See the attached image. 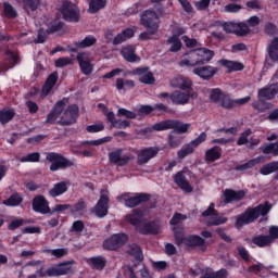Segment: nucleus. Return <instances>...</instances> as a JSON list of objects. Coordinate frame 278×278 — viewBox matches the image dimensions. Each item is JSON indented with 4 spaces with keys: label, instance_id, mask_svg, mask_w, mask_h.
<instances>
[{
    "label": "nucleus",
    "instance_id": "f257e3e1",
    "mask_svg": "<svg viewBox=\"0 0 278 278\" xmlns=\"http://www.w3.org/2000/svg\"><path fill=\"white\" fill-rule=\"evenodd\" d=\"M152 129L154 131L173 129L168 136V143L172 149H177L184 141V138L179 135L187 134L188 129H190V124H184L177 119H166L154 124Z\"/></svg>",
    "mask_w": 278,
    "mask_h": 278
},
{
    "label": "nucleus",
    "instance_id": "f03ea898",
    "mask_svg": "<svg viewBox=\"0 0 278 278\" xmlns=\"http://www.w3.org/2000/svg\"><path fill=\"white\" fill-rule=\"evenodd\" d=\"M270 210H273V205H270L268 202H265V204H258L255 207H248L237 217L235 227L237 229H242L244 225H251V223H255L260 216H266Z\"/></svg>",
    "mask_w": 278,
    "mask_h": 278
},
{
    "label": "nucleus",
    "instance_id": "7ed1b4c3",
    "mask_svg": "<svg viewBox=\"0 0 278 278\" xmlns=\"http://www.w3.org/2000/svg\"><path fill=\"white\" fill-rule=\"evenodd\" d=\"M173 232L175 244L177 247H181V244H185V247H189L190 249H197L200 247V251H202V253L207 251V245L205 244L203 237L199 235H190L186 237L184 236V229L177 227H174Z\"/></svg>",
    "mask_w": 278,
    "mask_h": 278
},
{
    "label": "nucleus",
    "instance_id": "20e7f679",
    "mask_svg": "<svg viewBox=\"0 0 278 278\" xmlns=\"http://www.w3.org/2000/svg\"><path fill=\"white\" fill-rule=\"evenodd\" d=\"M73 264L75 261H64L59 264L51 265L45 270V267L37 269L36 274L38 277H63L64 275H71L73 273Z\"/></svg>",
    "mask_w": 278,
    "mask_h": 278
},
{
    "label": "nucleus",
    "instance_id": "39448f33",
    "mask_svg": "<svg viewBox=\"0 0 278 278\" xmlns=\"http://www.w3.org/2000/svg\"><path fill=\"white\" fill-rule=\"evenodd\" d=\"M47 162H51L50 170L55 173L58 170H66V168H73L75 162L68 160L66 156L58 152H49L46 155Z\"/></svg>",
    "mask_w": 278,
    "mask_h": 278
},
{
    "label": "nucleus",
    "instance_id": "423d86ee",
    "mask_svg": "<svg viewBox=\"0 0 278 278\" xmlns=\"http://www.w3.org/2000/svg\"><path fill=\"white\" fill-rule=\"evenodd\" d=\"M59 12L66 23H79V20L81 18V11H79V8L68 0L62 2Z\"/></svg>",
    "mask_w": 278,
    "mask_h": 278
},
{
    "label": "nucleus",
    "instance_id": "0eeeda50",
    "mask_svg": "<svg viewBox=\"0 0 278 278\" xmlns=\"http://www.w3.org/2000/svg\"><path fill=\"white\" fill-rule=\"evenodd\" d=\"M129 241V235L125 232L113 233L111 237L104 239L102 249L104 251H118L123 249Z\"/></svg>",
    "mask_w": 278,
    "mask_h": 278
},
{
    "label": "nucleus",
    "instance_id": "6e6552de",
    "mask_svg": "<svg viewBox=\"0 0 278 278\" xmlns=\"http://www.w3.org/2000/svg\"><path fill=\"white\" fill-rule=\"evenodd\" d=\"M77 118H79V106L77 104H71L64 110L60 121L56 122V125L71 127V125L77 123Z\"/></svg>",
    "mask_w": 278,
    "mask_h": 278
},
{
    "label": "nucleus",
    "instance_id": "1a4fd4ad",
    "mask_svg": "<svg viewBox=\"0 0 278 278\" xmlns=\"http://www.w3.org/2000/svg\"><path fill=\"white\" fill-rule=\"evenodd\" d=\"M190 97H194V93H186L184 91H174L172 93L161 92L159 99H165L166 103L173 102L174 105H186L190 103Z\"/></svg>",
    "mask_w": 278,
    "mask_h": 278
},
{
    "label": "nucleus",
    "instance_id": "9d476101",
    "mask_svg": "<svg viewBox=\"0 0 278 278\" xmlns=\"http://www.w3.org/2000/svg\"><path fill=\"white\" fill-rule=\"evenodd\" d=\"M207 140V132L203 131L199 135L198 138L191 140L189 143H186L181 147V149L177 152L178 160H184L188 157V155H192L194 153V149L200 144H203Z\"/></svg>",
    "mask_w": 278,
    "mask_h": 278
},
{
    "label": "nucleus",
    "instance_id": "9b49d317",
    "mask_svg": "<svg viewBox=\"0 0 278 278\" xmlns=\"http://www.w3.org/2000/svg\"><path fill=\"white\" fill-rule=\"evenodd\" d=\"M141 25L146 27V29H150V34H155L157 31L160 25L157 22L160 21V15L153 10H146L140 15Z\"/></svg>",
    "mask_w": 278,
    "mask_h": 278
},
{
    "label": "nucleus",
    "instance_id": "f8f14e48",
    "mask_svg": "<svg viewBox=\"0 0 278 278\" xmlns=\"http://www.w3.org/2000/svg\"><path fill=\"white\" fill-rule=\"evenodd\" d=\"M93 210L98 218H105L108 216L110 210V193L108 191H101L100 199Z\"/></svg>",
    "mask_w": 278,
    "mask_h": 278
},
{
    "label": "nucleus",
    "instance_id": "ddd939ff",
    "mask_svg": "<svg viewBox=\"0 0 278 278\" xmlns=\"http://www.w3.org/2000/svg\"><path fill=\"white\" fill-rule=\"evenodd\" d=\"M122 199H124V205L126 207H138V205L142 203H147L151 200V194L149 193H137L135 197H129V193H124L122 195Z\"/></svg>",
    "mask_w": 278,
    "mask_h": 278
},
{
    "label": "nucleus",
    "instance_id": "4468645a",
    "mask_svg": "<svg viewBox=\"0 0 278 278\" xmlns=\"http://www.w3.org/2000/svg\"><path fill=\"white\" fill-rule=\"evenodd\" d=\"M160 153V149L155 147L144 148L138 151L137 153V164L138 166H144V164H149V161L156 157Z\"/></svg>",
    "mask_w": 278,
    "mask_h": 278
},
{
    "label": "nucleus",
    "instance_id": "2eb2a0df",
    "mask_svg": "<svg viewBox=\"0 0 278 278\" xmlns=\"http://www.w3.org/2000/svg\"><path fill=\"white\" fill-rule=\"evenodd\" d=\"M33 212L37 214H51V207L49 206V200L42 194L35 195L31 203Z\"/></svg>",
    "mask_w": 278,
    "mask_h": 278
},
{
    "label": "nucleus",
    "instance_id": "dca6fc26",
    "mask_svg": "<svg viewBox=\"0 0 278 278\" xmlns=\"http://www.w3.org/2000/svg\"><path fill=\"white\" fill-rule=\"evenodd\" d=\"M109 162L115 166H127L131 162V154L123 155V149L117 148L109 153Z\"/></svg>",
    "mask_w": 278,
    "mask_h": 278
},
{
    "label": "nucleus",
    "instance_id": "f3484780",
    "mask_svg": "<svg viewBox=\"0 0 278 278\" xmlns=\"http://www.w3.org/2000/svg\"><path fill=\"white\" fill-rule=\"evenodd\" d=\"M160 229H162L160 222L153 219L150 222H143L139 227L138 232L141 236H157V233H160Z\"/></svg>",
    "mask_w": 278,
    "mask_h": 278
},
{
    "label": "nucleus",
    "instance_id": "a211bd4d",
    "mask_svg": "<svg viewBox=\"0 0 278 278\" xmlns=\"http://www.w3.org/2000/svg\"><path fill=\"white\" fill-rule=\"evenodd\" d=\"M64 108H66V102L64 100H59L47 115L46 125H55L58 118L62 116V112H64Z\"/></svg>",
    "mask_w": 278,
    "mask_h": 278
},
{
    "label": "nucleus",
    "instance_id": "6ab92c4d",
    "mask_svg": "<svg viewBox=\"0 0 278 278\" xmlns=\"http://www.w3.org/2000/svg\"><path fill=\"white\" fill-rule=\"evenodd\" d=\"M278 93V83L269 84L258 90L260 101H273Z\"/></svg>",
    "mask_w": 278,
    "mask_h": 278
},
{
    "label": "nucleus",
    "instance_id": "aec40b11",
    "mask_svg": "<svg viewBox=\"0 0 278 278\" xmlns=\"http://www.w3.org/2000/svg\"><path fill=\"white\" fill-rule=\"evenodd\" d=\"M216 73H218V67H214L212 65H203L193 68V75H198V77L204 81H210Z\"/></svg>",
    "mask_w": 278,
    "mask_h": 278
},
{
    "label": "nucleus",
    "instance_id": "412c9836",
    "mask_svg": "<svg viewBox=\"0 0 278 278\" xmlns=\"http://www.w3.org/2000/svg\"><path fill=\"white\" fill-rule=\"evenodd\" d=\"M143 218H144V211L140 208H134L130 214H127L125 216V220L129 223V225L135 227L137 231L142 226V223H144V220H142Z\"/></svg>",
    "mask_w": 278,
    "mask_h": 278
},
{
    "label": "nucleus",
    "instance_id": "4be33fe9",
    "mask_svg": "<svg viewBox=\"0 0 278 278\" xmlns=\"http://www.w3.org/2000/svg\"><path fill=\"white\" fill-rule=\"evenodd\" d=\"M251 101L250 96H247L245 98H240L237 100L231 99L229 94H225L222 97L220 105L225 110H233L236 105H245V103H249Z\"/></svg>",
    "mask_w": 278,
    "mask_h": 278
},
{
    "label": "nucleus",
    "instance_id": "5701e85b",
    "mask_svg": "<svg viewBox=\"0 0 278 278\" xmlns=\"http://www.w3.org/2000/svg\"><path fill=\"white\" fill-rule=\"evenodd\" d=\"M174 184L178 186L182 192H187L190 194V192H193L194 188H192V185H190V181H188V178L186 177V174H184V170L177 172L174 176Z\"/></svg>",
    "mask_w": 278,
    "mask_h": 278
},
{
    "label": "nucleus",
    "instance_id": "b1692460",
    "mask_svg": "<svg viewBox=\"0 0 278 278\" xmlns=\"http://www.w3.org/2000/svg\"><path fill=\"white\" fill-rule=\"evenodd\" d=\"M247 197V191L244 190H233V189H226L224 191V203H238L239 201H242Z\"/></svg>",
    "mask_w": 278,
    "mask_h": 278
},
{
    "label": "nucleus",
    "instance_id": "393cba45",
    "mask_svg": "<svg viewBox=\"0 0 278 278\" xmlns=\"http://www.w3.org/2000/svg\"><path fill=\"white\" fill-rule=\"evenodd\" d=\"M223 157V148L220 146H214L211 149L205 151L204 160L206 164H214V162H218Z\"/></svg>",
    "mask_w": 278,
    "mask_h": 278
},
{
    "label": "nucleus",
    "instance_id": "a878e982",
    "mask_svg": "<svg viewBox=\"0 0 278 278\" xmlns=\"http://www.w3.org/2000/svg\"><path fill=\"white\" fill-rule=\"evenodd\" d=\"M121 55L124 58V60H126V62H140V56L136 54L135 46L123 47L121 50Z\"/></svg>",
    "mask_w": 278,
    "mask_h": 278
},
{
    "label": "nucleus",
    "instance_id": "bb28decb",
    "mask_svg": "<svg viewBox=\"0 0 278 278\" xmlns=\"http://www.w3.org/2000/svg\"><path fill=\"white\" fill-rule=\"evenodd\" d=\"M58 79H59V74L58 72H52L48 78L45 81V85L41 88V92L42 94H49V92H51V90H53V88L55 87V85L58 84Z\"/></svg>",
    "mask_w": 278,
    "mask_h": 278
},
{
    "label": "nucleus",
    "instance_id": "cd10ccee",
    "mask_svg": "<svg viewBox=\"0 0 278 278\" xmlns=\"http://www.w3.org/2000/svg\"><path fill=\"white\" fill-rule=\"evenodd\" d=\"M87 263L93 270H103L108 266V258L102 255L92 256L88 258Z\"/></svg>",
    "mask_w": 278,
    "mask_h": 278
},
{
    "label": "nucleus",
    "instance_id": "c85d7f7f",
    "mask_svg": "<svg viewBox=\"0 0 278 278\" xmlns=\"http://www.w3.org/2000/svg\"><path fill=\"white\" fill-rule=\"evenodd\" d=\"M135 35H136V31H134L132 28H126L114 37L113 45L115 47L118 45H123V42H126L130 38H134Z\"/></svg>",
    "mask_w": 278,
    "mask_h": 278
},
{
    "label": "nucleus",
    "instance_id": "c756f323",
    "mask_svg": "<svg viewBox=\"0 0 278 278\" xmlns=\"http://www.w3.org/2000/svg\"><path fill=\"white\" fill-rule=\"evenodd\" d=\"M64 25H66L60 17H54L47 24V31L48 34L53 35L60 31H64Z\"/></svg>",
    "mask_w": 278,
    "mask_h": 278
},
{
    "label": "nucleus",
    "instance_id": "7c9ffc66",
    "mask_svg": "<svg viewBox=\"0 0 278 278\" xmlns=\"http://www.w3.org/2000/svg\"><path fill=\"white\" fill-rule=\"evenodd\" d=\"M198 51V58L200 62V66H203L204 64H208V62H212L214 60V51L207 49V48H200L197 49Z\"/></svg>",
    "mask_w": 278,
    "mask_h": 278
},
{
    "label": "nucleus",
    "instance_id": "2f4dec72",
    "mask_svg": "<svg viewBox=\"0 0 278 278\" xmlns=\"http://www.w3.org/2000/svg\"><path fill=\"white\" fill-rule=\"evenodd\" d=\"M65 192H68V185L66 181L56 182L54 184L53 188L49 190V194L52 197V199L62 197V194Z\"/></svg>",
    "mask_w": 278,
    "mask_h": 278
},
{
    "label": "nucleus",
    "instance_id": "473e14b6",
    "mask_svg": "<svg viewBox=\"0 0 278 278\" xmlns=\"http://www.w3.org/2000/svg\"><path fill=\"white\" fill-rule=\"evenodd\" d=\"M219 64L225 68H228V73H236L244 68V64L238 61H229L227 59H222Z\"/></svg>",
    "mask_w": 278,
    "mask_h": 278
},
{
    "label": "nucleus",
    "instance_id": "72a5a7b5",
    "mask_svg": "<svg viewBox=\"0 0 278 278\" xmlns=\"http://www.w3.org/2000/svg\"><path fill=\"white\" fill-rule=\"evenodd\" d=\"M76 60L79 64V68L83 75L88 76L92 74V71H93L92 64L90 63V61L84 59V54H77Z\"/></svg>",
    "mask_w": 278,
    "mask_h": 278
},
{
    "label": "nucleus",
    "instance_id": "f704fd0d",
    "mask_svg": "<svg viewBox=\"0 0 278 278\" xmlns=\"http://www.w3.org/2000/svg\"><path fill=\"white\" fill-rule=\"evenodd\" d=\"M180 66H201L199 61V54L197 50H192L188 53V59L180 61Z\"/></svg>",
    "mask_w": 278,
    "mask_h": 278
},
{
    "label": "nucleus",
    "instance_id": "c9c22d12",
    "mask_svg": "<svg viewBox=\"0 0 278 278\" xmlns=\"http://www.w3.org/2000/svg\"><path fill=\"white\" fill-rule=\"evenodd\" d=\"M125 276L128 278H151L149 269H147L146 267L138 271H136L134 267H128V269L125 271Z\"/></svg>",
    "mask_w": 278,
    "mask_h": 278
},
{
    "label": "nucleus",
    "instance_id": "e433bc0d",
    "mask_svg": "<svg viewBox=\"0 0 278 278\" xmlns=\"http://www.w3.org/2000/svg\"><path fill=\"white\" fill-rule=\"evenodd\" d=\"M16 116L14 109H2L0 110V125H8Z\"/></svg>",
    "mask_w": 278,
    "mask_h": 278
},
{
    "label": "nucleus",
    "instance_id": "4c0bfd02",
    "mask_svg": "<svg viewBox=\"0 0 278 278\" xmlns=\"http://www.w3.org/2000/svg\"><path fill=\"white\" fill-rule=\"evenodd\" d=\"M116 90H134L136 88V81L125 78H116L115 81Z\"/></svg>",
    "mask_w": 278,
    "mask_h": 278
},
{
    "label": "nucleus",
    "instance_id": "58836bf2",
    "mask_svg": "<svg viewBox=\"0 0 278 278\" xmlns=\"http://www.w3.org/2000/svg\"><path fill=\"white\" fill-rule=\"evenodd\" d=\"M262 162V157L257 156L255 159L249 160L247 163L235 166V170L238 173H244V170H251L254 166H257Z\"/></svg>",
    "mask_w": 278,
    "mask_h": 278
},
{
    "label": "nucleus",
    "instance_id": "ea45409f",
    "mask_svg": "<svg viewBox=\"0 0 278 278\" xmlns=\"http://www.w3.org/2000/svg\"><path fill=\"white\" fill-rule=\"evenodd\" d=\"M74 45L77 49H88L97 45V38L93 35H88L81 41H77Z\"/></svg>",
    "mask_w": 278,
    "mask_h": 278
},
{
    "label": "nucleus",
    "instance_id": "a19ab883",
    "mask_svg": "<svg viewBox=\"0 0 278 278\" xmlns=\"http://www.w3.org/2000/svg\"><path fill=\"white\" fill-rule=\"evenodd\" d=\"M174 81L175 88H179L180 90H192V80H190V78L178 76Z\"/></svg>",
    "mask_w": 278,
    "mask_h": 278
},
{
    "label": "nucleus",
    "instance_id": "79ce46f5",
    "mask_svg": "<svg viewBox=\"0 0 278 278\" xmlns=\"http://www.w3.org/2000/svg\"><path fill=\"white\" fill-rule=\"evenodd\" d=\"M128 255H131L137 262H142L144 260V255L142 254V248L137 243H132L129 247Z\"/></svg>",
    "mask_w": 278,
    "mask_h": 278
},
{
    "label": "nucleus",
    "instance_id": "37998d69",
    "mask_svg": "<svg viewBox=\"0 0 278 278\" xmlns=\"http://www.w3.org/2000/svg\"><path fill=\"white\" fill-rule=\"evenodd\" d=\"M271 238L268 235H260L252 238V243L260 249H264V247H268L270 244Z\"/></svg>",
    "mask_w": 278,
    "mask_h": 278
},
{
    "label": "nucleus",
    "instance_id": "c03bdc74",
    "mask_svg": "<svg viewBox=\"0 0 278 278\" xmlns=\"http://www.w3.org/2000/svg\"><path fill=\"white\" fill-rule=\"evenodd\" d=\"M41 253H47L48 255H53V257H56L58 260H60V257H64V256L68 255V250L65 248L54 249V250H51L49 248H42Z\"/></svg>",
    "mask_w": 278,
    "mask_h": 278
},
{
    "label": "nucleus",
    "instance_id": "a18cd8bd",
    "mask_svg": "<svg viewBox=\"0 0 278 278\" xmlns=\"http://www.w3.org/2000/svg\"><path fill=\"white\" fill-rule=\"evenodd\" d=\"M167 45H172L169 48L170 53H177L181 51V47H184V43H181V39L177 36H172L167 39Z\"/></svg>",
    "mask_w": 278,
    "mask_h": 278
},
{
    "label": "nucleus",
    "instance_id": "49530a36",
    "mask_svg": "<svg viewBox=\"0 0 278 278\" xmlns=\"http://www.w3.org/2000/svg\"><path fill=\"white\" fill-rule=\"evenodd\" d=\"M229 271L225 268H220L219 270H211L204 273L200 278H228Z\"/></svg>",
    "mask_w": 278,
    "mask_h": 278
},
{
    "label": "nucleus",
    "instance_id": "de8ad7c7",
    "mask_svg": "<svg viewBox=\"0 0 278 278\" xmlns=\"http://www.w3.org/2000/svg\"><path fill=\"white\" fill-rule=\"evenodd\" d=\"M278 170V161H273L263 165L260 169L261 175L267 176L273 175V173H277Z\"/></svg>",
    "mask_w": 278,
    "mask_h": 278
},
{
    "label": "nucleus",
    "instance_id": "09e8293b",
    "mask_svg": "<svg viewBox=\"0 0 278 278\" xmlns=\"http://www.w3.org/2000/svg\"><path fill=\"white\" fill-rule=\"evenodd\" d=\"M106 3L108 2L105 0H90L88 9L89 14H97L99 10H103V8H105Z\"/></svg>",
    "mask_w": 278,
    "mask_h": 278
},
{
    "label": "nucleus",
    "instance_id": "8fccbe9b",
    "mask_svg": "<svg viewBox=\"0 0 278 278\" xmlns=\"http://www.w3.org/2000/svg\"><path fill=\"white\" fill-rule=\"evenodd\" d=\"M21 203H23V197L21 193H13L10 198L4 200V205H8L9 207H18Z\"/></svg>",
    "mask_w": 278,
    "mask_h": 278
},
{
    "label": "nucleus",
    "instance_id": "3c124183",
    "mask_svg": "<svg viewBox=\"0 0 278 278\" xmlns=\"http://www.w3.org/2000/svg\"><path fill=\"white\" fill-rule=\"evenodd\" d=\"M268 55L271 62H278V37L270 42L268 47Z\"/></svg>",
    "mask_w": 278,
    "mask_h": 278
},
{
    "label": "nucleus",
    "instance_id": "603ef678",
    "mask_svg": "<svg viewBox=\"0 0 278 278\" xmlns=\"http://www.w3.org/2000/svg\"><path fill=\"white\" fill-rule=\"evenodd\" d=\"M3 12L7 18H16L18 16V12L10 2H3Z\"/></svg>",
    "mask_w": 278,
    "mask_h": 278
},
{
    "label": "nucleus",
    "instance_id": "864d4df0",
    "mask_svg": "<svg viewBox=\"0 0 278 278\" xmlns=\"http://www.w3.org/2000/svg\"><path fill=\"white\" fill-rule=\"evenodd\" d=\"M50 33H48L45 28H39L37 33V38L34 40L35 45H45L47 42V39L49 38Z\"/></svg>",
    "mask_w": 278,
    "mask_h": 278
},
{
    "label": "nucleus",
    "instance_id": "5fc2aeb1",
    "mask_svg": "<svg viewBox=\"0 0 278 278\" xmlns=\"http://www.w3.org/2000/svg\"><path fill=\"white\" fill-rule=\"evenodd\" d=\"M18 161L22 162V164H25L27 162H30V163L40 162V152L28 153L27 155L20 157Z\"/></svg>",
    "mask_w": 278,
    "mask_h": 278
},
{
    "label": "nucleus",
    "instance_id": "6e6d98bb",
    "mask_svg": "<svg viewBox=\"0 0 278 278\" xmlns=\"http://www.w3.org/2000/svg\"><path fill=\"white\" fill-rule=\"evenodd\" d=\"M88 207V204H86V201L84 199H79L77 203L74 205H71V214H81Z\"/></svg>",
    "mask_w": 278,
    "mask_h": 278
},
{
    "label": "nucleus",
    "instance_id": "4d7b16f0",
    "mask_svg": "<svg viewBox=\"0 0 278 278\" xmlns=\"http://www.w3.org/2000/svg\"><path fill=\"white\" fill-rule=\"evenodd\" d=\"M253 134L251 128L245 129L237 139V147H242L244 144H249V136Z\"/></svg>",
    "mask_w": 278,
    "mask_h": 278
},
{
    "label": "nucleus",
    "instance_id": "13d9d810",
    "mask_svg": "<svg viewBox=\"0 0 278 278\" xmlns=\"http://www.w3.org/2000/svg\"><path fill=\"white\" fill-rule=\"evenodd\" d=\"M139 81L146 86H153L155 84V76H153V72H148L139 77Z\"/></svg>",
    "mask_w": 278,
    "mask_h": 278
},
{
    "label": "nucleus",
    "instance_id": "bf43d9fd",
    "mask_svg": "<svg viewBox=\"0 0 278 278\" xmlns=\"http://www.w3.org/2000/svg\"><path fill=\"white\" fill-rule=\"evenodd\" d=\"M237 253L239 257H241V260L245 262V264H249V262H251V254H249V250H247V248L242 245L237 247Z\"/></svg>",
    "mask_w": 278,
    "mask_h": 278
},
{
    "label": "nucleus",
    "instance_id": "052dcab7",
    "mask_svg": "<svg viewBox=\"0 0 278 278\" xmlns=\"http://www.w3.org/2000/svg\"><path fill=\"white\" fill-rule=\"evenodd\" d=\"M225 93H223V90L220 88H214L211 90L210 99L213 101V103H218V101H222Z\"/></svg>",
    "mask_w": 278,
    "mask_h": 278
},
{
    "label": "nucleus",
    "instance_id": "680f3d73",
    "mask_svg": "<svg viewBox=\"0 0 278 278\" xmlns=\"http://www.w3.org/2000/svg\"><path fill=\"white\" fill-rule=\"evenodd\" d=\"M66 210H68L71 212V204H56L52 207V210L50 208V215L53 214H62V212H66Z\"/></svg>",
    "mask_w": 278,
    "mask_h": 278
},
{
    "label": "nucleus",
    "instance_id": "e2e57ef3",
    "mask_svg": "<svg viewBox=\"0 0 278 278\" xmlns=\"http://www.w3.org/2000/svg\"><path fill=\"white\" fill-rule=\"evenodd\" d=\"M84 229H86V224H84V220L78 219L72 224L70 231H74L75 233H81Z\"/></svg>",
    "mask_w": 278,
    "mask_h": 278
},
{
    "label": "nucleus",
    "instance_id": "0e129e2a",
    "mask_svg": "<svg viewBox=\"0 0 278 278\" xmlns=\"http://www.w3.org/2000/svg\"><path fill=\"white\" fill-rule=\"evenodd\" d=\"M105 129V125L103 123L92 124L86 127V131L88 134H99V131H103Z\"/></svg>",
    "mask_w": 278,
    "mask_h": 278
},
{
    "label": "nucleus",
    "instance_id": "69168bd1",
    "mask_svg": "<svg viewBox=\"0 0 278 278\" xmlns=\"http://www.w3.org/2000/svg\"><path fill=\"white\" fill-rule=\"evenodd\" d=\"M117 116H123L124 118H130V119H134L137 117L136 112L129 111L125 108H121L117 110Z\"/></svg>",
    "mask_w": 278,
    "mask_h": 278
},
{
    "label": "nucleus",
    "instance_id": "338daca9",
    "mask_svg": "<svg viewBox=\"0 0 278 278\" xmlns=\"http://www.w3.org/2000/svg\"><path fill=\"white\" fill-rule=\"evenodd\" d=\"M186 218H188V216H186L185 214L181 213H175L173 215V217L169 220V225H173L174 227L177 226L179 223H181V220H186Z\"/></svg>",
    "mask_w": 278,
    "mask_h": 278
},
{
    "label": "nucleus",
    "instance_id": "774afa93",
    "mask_svg": "<svg viewBox=\"0 0 278 278\" xmlns=\"http://www.w3.org/2000/svg\"><path fill=\"white\" fill-rule=\"evenodd\" d=\"M227 217H212L207 223L208 227H218V225H225Z\"/></svg>",
    "mask_w": 278,
    "mask_h": 278
}]
</instances>
